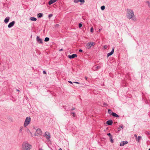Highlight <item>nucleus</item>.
I'll return each mask as SVG.
<instances>
[{
	"label": "nucleus",
	"mask_w": 150,
	"mask_h": 150,
	"mask_svg": "<svg viewBox=\"0 0 150 150\" xmlns=\"http://www.w3.org/2000/svg\"><path fill=\"white\" fill-rule=\"evenodd\" d=\"M126 17L128 19H131L134 22L137 21V20L134 15V10L131 8H127L126 9Z\"/></svg>",
	"instance_id": "1"
},
{
	"label": "nucleus",
	"mask_w": 150,
	"mask_h": 150,
	"mask_svg": "<svg viewBox=\"0 0 150 150\" xmlns=\"http://www.w3.org/2000/svg\"><path fill=\"white\" fill-rule=\"evenodd\" d=\"M32 148L31 145L26 142H23L22 145L21 150H30Z\"/></svg>",
	"instance_id": "2"
},
{
	"label": "nucleus",
	"mask_w": 150,
	"mask_h": 150,
	"mask_svg": "<svg viewBox=\"0 0 150 150\" xmlns=\"http://www.w3.org/2000/svg\"><path fill=\"white\" fill-rule=\"evenodd\" d=\"M95 45V43L93 42H90L87 43L86 45V47L87 49H90L91 46H93Z\"/></svg>",
	"instance_id": "3"
},
{
	"label": "nucleus",
	"mask_w": 150,
	"mask_h": 150,
	"mask_svg": "<svg viewBox=\"0 0 150 150\" xmlns=\"http://www.w3.org/2000/svg\"><path fill=\"white\" fill-rule=\"evenodd\" d=\"M30 117H27L26 118L25 121L24 126V127H26L30 123Z\"/></svg>",
	"instance_id": "4"
},
{
	"label": "nucleus",
	"mask_w": 150,
	"mask_h": 150,
	"mask_svg": "<svg viewBox=\"0 0 150 150\" xmlns=\"http://www.w3.org/2000/svg\"><path fill=\"white\" fill-rule=\"evenodd\" d=\"M42 134V132L41 130L40 129H38L35 132V136H38V135H41Z\"/></svg>",
	"instance_id": "5"
},
{
	"label": "nucleus",
	"mask_w": 150,
	"mask_h": 150,
	"mask_svg": "<svg viewBox=\"0 0 150 150\" xmlns=\"http://www.w3.org/2000/svg\"><path fill=\"white\" fill-rule=\"evenodd\" d=\"M114 48H113L112 49V50L111 51V52H110L108 53L107 54V57H109L110 56L112 55V54H113V53L114 52Z\"/></svg>",
	"instance_id": "6"
},
{
	"label": "nucleus",
	"mask_w": 150,
	"mask_h": 150,
	"mask_svg": "<svg viewBox=\"0 0 150 150\" xmlns=\"http://www.w3.org/2000/svg\"><path fill=\"white\" fill-rule=\"evenodd\" d=\"M45 136L47 139H49L50 138V133L48 132H46L45 133Z\"/></svg>",
	"instance_id": "7"
},
{
	"label": "nucleus",
	"mask_w": 150,
	"mask_h": 150,
	"mask_svg": "<svg viewBox=\"0 0 150 150\" xmlns=\"http://www.w3.org/2000/svg\"><path fill=\"white\" fill-rule=\"evenodd\" d=\"M77 56L76 54H73L71 55H69L68 57L70 59H72L74 57H76Z\"/></svg>",
	"instance_id": "8"
},
{
	"label": "nucleus",
	"mask_w": 150,
	"mask_h": 150,
	"mask_svg": "<svg viewBox=\"0 0 150 150\" xmlns=\"http://www.w3.org/2000/svg\"><path fill=\"white\" fill-rule=\"evenodd\" d=\"M37 40L38 42L40 43H42V39L40 38L38 36L37 37Z\"/></svg>",
	"instance_id": "9"
},
{
	"label": "nucleus",
	"mask_w": 150,
	"mask_h": 150,
	"mask_svg": "<svg viewBox=\"0 0 150 150\" xmlns=\"http://www.w3.org/2000/svg\"><path fill=\"white\" fill-rule=\"evenodd\" d=\"M101 68V67L100 66H98L97 67L93 66V69L94 71H96Z\"/></svg>",
	"instance_id": "10"
},
{
	"label": "nucleus",
	"mask_w": 150,
	"mask_h": 150,
	"mask_svg": "<svg viewBox=\"0 0 150 150\" xmlns=\"http://www.w3.org/2000/svg\"><path fill=\"white\" fill-rule=\"evenodd\" d=\"M128 143L127 141H123L121 142L120 143V146H123L125 144H127Z\"/></svg>",
	"instance_id": "11"
},
{
	"label": "nucleus",
	"mask_w": 150,
	"mask_h": 150,
	"mask_svg": "<svg viewBox=\"0 0 150 150\" xmlns=\"http://www.w3.org/2000/svg\"><path fill=\"white\" fill-rule=\"evenodd\" d=\"M112 123V120H108L106 122V124L109 125H111Z\"/></svg>",
	"instance_id": "12"
},
{
	"label": "nucleus",
	"mask_w": 150,
	"mask_h": 150,
	"mask_svg": "<svg viewBox=\"0 0 150 150\" xmlns=\"http://www.w3.org/2000/svg\"><path fill=\"white\" fill-rule=\"evenodd\" d=\"M56 1L57 0H51L49 1L48 4L49 5H51L56 2Z\"/></svg>",
	"instance_id": "13"
},
{
	"label": "nucleus",
	"mask_w": 150,
	"mask_h": 150,
	"mask_svg": "<svg viewBox=\"0 0 150 150\" xmlns=\"http://www.w3.org/2000/svg\"><path fill=\"white\" fill-rule=\"evenodd\" d=\"M9 20V17H7L4 20V22L6 23H7Z\"/></svg>",
	"instance_id": "14"
},
{
	"label": "nucleus",
	"mask_w": 150,
	"mask_h": 150,
	"mask_svg": "<svg viewBox=\"0 0 150 150\" xmlns=\"http://www.w3.org/2000/svg\"><path fill=\"white\" fill-rule=\"evenodd\" d=\"M112 115L113 116L116 117H119V116L117 114L113 112L112 113Z\"/></svg>",
	"instance_id": "15"
},
{
	"label": "nucleus",
	"mask_w": 150,
	"mask_h": 150,
	"mask_svg": "<svg viewBox=\"0 0 150 150\" xmlns=\"http://www.w3.org/2000/svg\"><path fill=\"white\" fill-rule=\"evenodd\" d=\"M142 138V137L141 136H139L136 139V140L138 142H139L140 139Z\"/></svg>",
	"instance_id": "16"
},
{
	"label": "nucleus",
	"mask_w": 150,
	"mask_h": 150,
	"mask_svg": "<svg viewBox=\"0 0 150 150\" xmlns=\"http://www.w3.org/2000/svg\"><path fill=\"white\" fill-rule=\"evenodd\" d=\"M30 20L32 21H35L37 20V19L34 17H32L30 18Z\"/></svg>",
	"instance_id": "17"
},
{
	"label": "nucleus",
	"mask_w": 150,
	"mask_h": 150,
	"mask_svg": "<svg viewBox=\"0 0 150 150\" xmlns=\"http://www.w3.org/2000/svg\"><path fill=\"white\" fill-rule=\"evenodd\" d=\"M43 14L42 13H40L38 15V18L42 17L43 16Z\"/></svg>",
	"instance_id": "18"
},
{
	"label": "nucleus",
	"mask_w": 150,
	"mask_h": 150,
	"mask_svg": "<svg viewBox=\"0 0 150 150\" xmlns=\"http://www.w3.org/2000/svg\"><path fill=\"white\" fill-rule=\"evenodd\" d=\"M15 22L14 21H13L12 22L10 23V27L12 26L14 24H15Z\"/></svg>",
	"instance_id": "19"
},
{
	"label": "nucleus",
	"mask_w": 150,
	"mask_h": 150,
	"mask_svg": "<svg viewBox=\"0 0 150 150\" xmlns=\"http://www.w3.org/2000/svg\"><path fill=\"white\" fill-rule=\"evenodd\" d=\"M108 113L110 115H112V113H113V112H112V110L110 109L108 110Z\"/></svg>",
	"instance_id": "20"
},
{
	"label": "nucleus",
	"mask_w": 150,
	"mask_h": 150,
	"mask_svg": "<svg viewBox=\"0 0 150 150\" xmlns=\"http://www.w3.org/2000/svg\"><path fill=\"white\" fill-rule=\"evenodd\" d=\"M71 114L72 115V116L74 117H75L76 116V114L74 112H71Z\"/></svg>",
	"instance_id": "21"
},
{
	"label": "nucleus",
	"mask_w": 150,
	"mask_h": 150,
	"mask_svg": "<svg viewBox=\"0 0 150 150\" xmlns=\"http://www.w3.org/2000/svg\"><path fill=\"white\" fill-rule=\"evenodd\" d=\"M49 38H48L46 37L45 39V42L48 41L49 40Z\"/></svg>",
	"instance_id": "22"
},
{
	"label": "nucleus",
	"mask_w": 150,
	"mask_h": 150,
	"mask_svg": "<svg viewBox=\"0 0 150 150\" xmlns=\"http://www.w3.org/2000/svg\"><path fill=\"white\" fill-rule=\"evenodd\" d=\"M146 3L147 4L148 6L149 7H150V2H149V1H146Z\"/></svg>",
	"instance_id": "23"
},
{
	"label": "nucleus",
	"mask_w": 150,
	"mask_h": 150,
	"mask_svg": "<svg viewBox=\"0 0 150 150\" xmlns=\"http://www.w3.org/2000/svg\"><path fill=\"white\" fill-rule=\"evenodd\" d=\"M105 6H102L101 7V9L102 10H103L105 9Z\"/></svg>",
	"instance_id": "24"
},
{
	"label": "nucleus",
	"mask_w": 150,
	"mask_h": 150,
	"mask_svg": "<svg viewBox=\"0 0 150 150\" xmlns=\"http://www.w3.org/2000/svg\"><path fill=\"white\" fill-rule=\"evenodd\" d=\"M79 2H80L82 3H83L85 2L84 0H79Z\"/></svg>",
	"instance_id": "25"
},
{
	"label": "nucleus",
	"mask_w": 150,
	"mask_h": 150,
	"mask_svg": "<svg viewBox=\"0 0 150 150\" xmlns=\"http://www.w3.org/2000/svg\"><path fill=\"white\" fill-rule=\"evenodd\" d=\"M123 126L122 125L120 126L118 128V130H120L121 128H123Z\"/></svg>",
	"instance_id": "26"
},
{
	"label": "nucleus",
	"mask_w": 150,
	"mask_h": 150,
	"mask_svg": "<svg viewBox=\"0 0 150 150\" xmlns=\"http://www.w3.org/2000/svg\"><path fill=\"white\" fill-rule=\"evenodd\" d=\"M74 2L75 3H78V2H79V0H74Z\"/></svg>",
	"instance_id": "27"
},
{
	"label": "nucleus",
	"mask_w": 150,
	"mask_h": 150,
	"mask_svg": "<svg viewBox=\"0 0 150 150\" xmlns=\"http://www.w3.org/2000/svg\"><path fill=\"white\" fill-rule=\"evenodd\" d=\"M93 28L92 27L91 29V33H93Z\"/></svg>",
	"instance_id": "28"
},
{
	"label": "nucleus",
	"mask_w": 150,
	"mask_h": 150,
	"mask_svg": "<svg viewBox=\"0 0 150 150\" xmlns=\"http://www.w3.org/2000/svg\"><path fill=\"white\" fill-rule=\"evenodd\" d=\"M82 25L81 23H79V28H81L82 27Z\"/></svg>",
	"instance_id": "29"
},
{
	"label": "nucleus",
	"mask_w": 150,
	"mask_h": 150,
	"mask_svg": "<svg viewBox=\"0 0 150 150\" xmlns=\"http://www.w3.org/2000/svg\"><path fill=\"white\" fill-rule=\"evenodd\" d=\"M59 26V25L58 24H57L55 25V27H58Z\"/></svg>",
	"instance_id": "30"
},
{
	"label": "nucleus",
	"mask_w": 150,
	"mask_h": 150,
	"mask_svg": "<svg viewBox=\"0 0 150 150\" xmlns=\"http://www.w3.org/2000/svg\"><path fill=\"white\" fill-rule=\"evenodd\" d=\"M52 16V14H50L49 15L48 17L49 18H50Z\"/></svg>",
	"instance_id": "31"
},
{
	"label": "nucleus",
	"mask_w": 150,
	"mask_h": 150,
	"mask_svg": "<svg viewBox=\"0 0 150 150\" xmlns=\"http://www.w3.org/2000/svg\"><path fill=\"white\" fill-rule=\"evenodd\" d=\"M107 135L108 136H109V137L111 136V134L110 133H109L107 134Z\"/></svg>",
	"instance_id": "32"
},
{
	"label": "nucleus",
	"mask_w": 150,
	"mask_h": 150,
	"mask_svg": "<svg viewBox=\"0 0 150 150\" xmlns=\"http://www.w3.org/2000/svg\"><path fill=\"white\" fill-rule=\"evenodd\" d=\"M110 139H112V135L111 136H110Z\"/></svg>",
	"instance_id": "33"
},
{
	"label": "nucleus",
	"mask_w": 150,
	"mask_h": 150,
	"mask_svg": "<svg viewBox=\"0 0 150 150\" xmlns=\"http://www.w3.org/2000/svg\"><path fill=\"white\" fill-rule=\"evenodd\" d=\"M107 47L108 46L106 45H105V46H104V48L105 49H107Z\"/></svg>",
	"instance_id": "34"
},
{
	"label": "nucleus",
	"mask_w": 150,
	"mask_h": 150,
	"mask_svg": "<svg viewBox=\"0 0 150 150\" xmlns=\"http://www.w3.org/2000/svg\"><path fill=\"white\" fill-rule=\"evenodd\" d=\"M43 73L44 74H46V71H43Z\"/></svg>",
	"instance_id": "35"
},
{
	"label": "nucleus",
	"mask_w": 150,
	"mask_h": 150,
	"mask_svg": "<svg viewBox=\"0 0 150 150\" xmlns=\"http://www.w3.org/2000/svg\"><path fill=\"white\" fill-rule=\"evenodd\" d=\"M75 109V108H72V109H71V110H73Z\"/></svg>",
	"instance_id": "36"
},
{
	"label": "nucleus",
	"mask_w": 150,
	"mask_h": 150,
	"mask_svg": "<svg viewBox=\"0 0 150 150\" xmlns=\"http://www.w3.org/2000/svg\"><path fill=\"white\" fill-rule=\"evenodd\" d=\"M134 136L136 137V138H137V136L136 134H135L134 135Z\"/></svg>",
	"instance_id": "37"
},
{
	"label": "nucleus",
	"mask_w": 150,
	"mask_h": 150,
	"mask_svg": "<svg viewBox=\"0 0 150 150\" xmlns=\"http://www.w3.org/2000/svg\"><path fill=\"white\" fill-rule=\"evenodd\" d=\"M110 141L112 143H113V140L112 139H110Z\"/></svg>",
	"instance_id": "38"
},
{
	"label": "nucleus",
	"mask_w": 150,
	"mask_h": 150,
	"mask_svg": "<svg viewBox=\"0 0 150 150\" xmlns=\"http://www.w3.org/2000/svg\"><path fill=\"white\" fill-rule=\"evenodd\" d=\"M79 51L80 52H82V50L81 49H80L79 50Z\"/></svg>",
	"instance_id": "39"
},
{
	"label": "nucleus",
	"mask_w": 150,
	"mask_h": 150,
	"mask_svg": "<svg viewBox=\"0 0 150 150\" xmlns=\"http://www.w3.org/2000/svg\"><path fill=\"white\" fill-rule=\"evenodd\" d=\"M68 82L69 83H71V84H72V82L71 81H68Z\"/></svg>",
	"instance_id": "40"
},
{
	"label": "nucleus",
	"mask_w": 150,
	"mask_h": 150,
	"mask_svg": "<svg viewBox=\"0 0 150 150\" xmlns=\"http://www.w3.org/2000/svg\"><path fill=\"white\" fill-rule=\"evenodd\" d=\"M74 83H77V84L79 83L78 82H74Z\"/></svg>",
	"instance_id": "41"
},
{
	"label": "nucleus",
	"mask_w": 150,
	"mask_h": 150,
	"mask_svg": "<svg viewBox=\"0 0 150 150\" xmlns=\"http://www.w3.org/2000/svg\"><path fill=\"white\" fill-rule=\"evenodd\" d=\"M22 129H23V127H21L20 130H21H21H22Z\"/></svg>",
	"instance_id": "42"
},
{
	"label": "nucleus",
	"mask_w": 150,
	"mask_h": 150,
	"mask_svg": "<svg viewBox=\"0 0 150 150\" xmlns=\"http://www.w3.org/2000/svg\"><path fill=\"white\" fill-rule=\"evenodd\" d=\"M8 28H9V24L8 25Z\"/></svg>",
	"instance_id": "43"
},
{
	"label": "nucleus",
	"mask_w": 150,
	"mask_h": 150,
	"mask_svg": "<svg viewBox=\"0 0 150 150\" xmlns=\"http://www.w3.org/2000/svg\"><path fill=\"white\" fill-rule=\"evenodd\" d=\"M62 50H63L62 49H61L59 51H62Z\"/></svg>",
	"instance_id": "44"
},
{
	"label": "nucleus",
	"mask_w": 150,
	"mask_h": 150,
	"mask_svg": "<svg viewBox=\"0 0 150 150\" xmlns=\"http://www.w3.org/2000/svg\"><path fill=\"white\" fill-rule=\"evenodd\" d=\"M59 150H62V149L60 148V149H59Z\"/></svg>",
	"instance_id": "45"
},
{
	"label": "nucleus",
	"mask_w": 150,
	"mask_h": 150,
	"mask_svg": "<svg viewBox=\"0 0 150 150\" xmlns=\"http://www.w3.org/2000/svg\"><path fill=\"white\" fill-rule=\"evenodd\" d=\"M17 91H19L17 89Z\"/></svg>",
	"instance_id": "46"
},
{
	"label": "nucleus",
	"mask_w": 150,
	"mask_h": 150,
	"mask_svg": "<svg viewBox=\"0 0 150 150\" xmlns=\"http://www.w3.org/2000/svg\"><path fill=\"white\" fill-rule=\"evenodd\" d=\"M103 104H104V105H106V104L105 103H104Z\"/></svg>",
	"instance_id": "47"
},
{
	"label": "nucleus",
	"mask_w": 150,
	"mask_h": 150,
	"mask_svg": "<svg viewBox=\"0 0 150 150\" xmlns=\"http://www.w3.org/2000/svg\"><path fill=\"white\" fill-rule=\"evenodd\" d=\"M40 150H43L42 149H40Z\"/></svg>",
	"instance_id": "48"
},
{
	"label": "nucleus",
	"mask_w": 150,
	"mask_h": 150,
	"mask_svg": "<svg viewBox=\"0 0 150 150\" xmlns=\"http://www.w3.org/2000/svg\"><path fill=\"white\" fill-rule=\"evenodd\" d=\"M149 150H150V148L149 149Z\"/></svg>",
	"instance_id": "49"
}]
</instances>
